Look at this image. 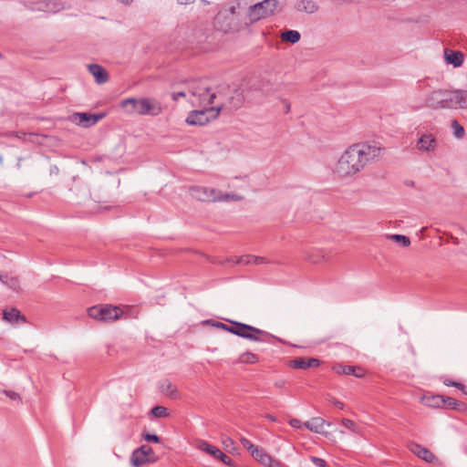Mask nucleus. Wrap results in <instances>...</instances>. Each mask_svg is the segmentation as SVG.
Listing matches in <instances>:
<instances>
[{
  "instance_id": "46",
  "label": "nucleus",
  "mask_w": 467,
  "mask_h": 467,
  "mask_svg": "<svg viewBox=\"0 0 467 467\" xmlns=\"http://www.w3.org/2000/svg\"><path fill=\"white\" fill-rule=\"evenodd\" d=\"M252 260H253V264H254V265H261V264L265 263V258L261 257V256H254L253 255Z\"/></svg>"
},
{
  "instance_id": "38",
  "label": "nucleus",
  "mask_w": 467,
  "mask_h": 467,
  "mask_svg": "<svg viewBox=\"0 0 467 467\" xmlns=\"http://www.w3.org/2000/svg\"><path fill=\"white\" fill-rule=\"evenodd\" d=\"M310 461L317 466V467H327V462L324 459L318 458L316 456H311Z\"/></svg>"
},
{
  "instance_id": "52",
  "label": "nucleus",
  "mask_w": 467,
  "mask_h": 467,
  "mask_svg": "<svg viewBox=\"0 0 467 467\" xmlns=\"http://www.w3.org/2000/svg\"><path fill=\"white\" fill-rule=\"evenodd\" d=\"M453 387H456L457 389H464V385L460 383V382H455L453 384Z\"/></svg>"
},
{
  "instance_id": "36",
  "label": "nucleus",
  "mask_w": 467,
  "mask_h": 467,
  "mask_svg": "<svg viewBox=\"0 0 467 467\" xmlns=\"http://www.w3.org/2000/svg\"><path fill=\"white\" fill-rule=\"evenodd\" d=\"M252 258H253V255H249V254L243 255V256L235 258L234 263L236 265H250V264H253Z\"/></svg>"
},
{
  "instance_id": "15",
  "label": "nucleus",
  "mask_w": 467,
  "mask_h": 467,
  "mask_svg": "<svg viewBox=\"0 0 467 467\" xmlns=\"http://www.w3.org/2000/svg\"><path fill=\"white\" fill-rule=\"evenodd\" d=\"M89 73L95 78L98 84H104L109 80L105 68L99 64H90L88 67Z\"/></svg>"
},
{
  "instance_id": "33",
  "label": "nucleus",
  "mask_w": 467,
  "mask_h": 467,
  "mask_svg": "<svg viewBox=\"0 0 467 467\" xmlns=\"http://www.w3.org/2000/svg\"><path fill=\"white\" fill-rule=\"evenodd\" d=\"M341 424L346 427L347 429H348L349 431H351L352 432L354 433H358V424L352 420H349V419H342L341 420Z\"/></svg>"
},
{
  "instance_id": "42",
  "label": "nucleus",
  "mask_w": 467,
  "mask_h": 467,
  "mask_svg": "<svg viewBox=\"0 0 467 467\" xmlns=\"http://www.w3.org/2000/svg\"><path fill=\"white\" fill-rule=\"evenodd\" d=\"M289 425L292 427V428H295V429H300L304 423L301 422V420H297V419H291L289 420Z\"/></svg>"
},
{
  "instance_id": "47",
  "label": "nucleus",
  "mask_w": 467,
  "mask_h": 467,
  "mask_svg": "<svg viewBox=\"0 0 467 467\" xmlns=\"http://www.w3.org/2000/svg\"><path fill=\"white\" fill-rule=\"evenodd\" d=\"M186 94L183 91L172 93V99L177 101L180 98L185 97Z\"/></svg>"
},
{
  "instance_id": "56",
  "label": "nucleus",
  "mask_w": 467,
  "mask_h": 467,
  "mask_svg": "<svg viewBox=\"0 0 467 467\" xmlns=\"http://www.w3.org/2000/svg\"><path fill=\"white\" fill-rule=\"evenodd\" d=\"M284 385H285V382L283 380L277 381L275 383V386L278 387V388H282Z\"/></svg>"
},
{
  "instance_id": "49",
  "label": "nucleus",
  "mask_w": 467,
  "mask_h": 467,
  "mask_svg": "<svg viewBox=\"0 0 467 467\" xmlns=\"http://www.w3.org/2000/svg\"><path fill=\"white\" fill-rule=\"evenodd\" d=\"M236 8L237 7L235 5H232V6L229 7V9H225L224 11H226L229 14H231L232 16H235Z\"/></svg>"
},
{
  "instance_id": "22",
  "label": "nucleus",
  "mask_w": 467,
  "mask_h": 467,
  "mask_svg": "<svg viewBox=\"0 0 467 467\" xmlns=\"http://www.w3.org/2000/svg\"><path fill=\"white\" fill-rule=\"evenodd\" d=\"M250 454L261 464H265L266 462H269V458L271 457V455L268 454L264 448L257 445L253 448Z\"/></svg>"
},
{
  "instance_id": "19",
  "label": "nucleus",
  "mask_w": 467,
  "mask_h": 467,
  "mask_svg": "<svg viewBox=\"0 0 467 467\" xmlns=\"http://www.w3.org/2000/svg\"><path fill=\"white\" fill-rule=\"evenodd\" d=\"M445 60L448 64H451L454 67H460L463 63L464 55L461 51H453L445 49L444 51Z\"/></svg>"
},
{
  "instance_id": "31",
  "label": "nucleus",
  "mask_w": 467,
  "mask_h": 467,
  "mask_svg": "<svg viewBox=\"0 0 467 467\" xmlns=\"http://www.w3.org/2000/svg\"><path fill=\"white\" fill-rule=\"evenodd\" d=\"M390 239L394 240L398 244H400L402 246L407 247L410 244V240L409 237L402 234H392L389 236Z\"/></svg>"
},
{
  "instance_id": "20",
  "label": "nucleus",
  "mask_w": 467,
  "mask_h": 467,
  "mask_svg": "<svg viewBox=\"0 0 467 467\" xmlns=\"http://www.w3.org/2000/svg\"><path fill=\"white\" fill-rule=\"evenodd\" d=\"M160 389L162 393L171 399L179 398L177 388L168 379H164L160 382Z\"/></svg>"
},
{
  "instance_id": "16",
  "label": "nucleus",
  "mask_w": 467,
  "mask_h": 467,
  "mask_svg": "<svg viewBox=\"0 0 467 467\" xmlns=\"http://www.w3.org/2000/svg\"><path fill=\"white\" fill-rule=\"evenodd\" d=\"M161 111V104L159 101L144 98L143 115L158 116Z\"/></svg>"
},
{
  "instance_id": "35",
  "label": "nucleus",
  "mask_w": 467,
  "mask_h": 467,
  "mask_svg": "<svg viewBox=\"0 0 467 467\" xmlns=\"http://www.w3.org/2000/svg\"><path fill=\"white\" fill-rule=\"evenodd\" d=\"M197 448L202 451L211 455V451H213L215 446L209 444L207 441L200 440L197 442Z\"/></svg>"
},
{
  "instance_id": "32",
  "label": "nucleus",
  "mask_w": 467,
  "mask_h": 467,
  "mask_svg": "<svg viewBox=\"0 0 467 467\" xmlns=\"http://www.w3.org/2000/svg\"><path fill=\"white\" fill-rule=\"evenodd\" d=\"M451 128L456 138L461 139L463 137L464 129L457 120L451 121Z\"/></svg>"
},
{
  "instance_id": "5",
  "label": "nucleus",
  "mask_w": 467,
  "mask_h": 467,
  "mask_svg": "<svg viewBox=\"0 0 467 467\" xmlns=\"http://www.w3.org/2000/svg\"><path fill=\"white\" fill-rule=\"evenodd\" d=\"M277 0H263L251 5L247 12L250 24H254L274 14L277 8Z\"/></svg>"
},
{
  "instance_id": "6",
  "label": "nucleus",
  "mask_w": 467,
  "mask_h": 467,
  "mask_svg": "<svg viewBox=\"0 0 467 467\" xmlns=\"http://www.w3.org/2000/svg\"><path fill=\"white\" fill-rule=\"evenodd\" d=\"M229 332L240 337H244L252 341H263L258 336H267V332L261 330L255 327L244 324L237 321H231Z\"/></svg>"
},
{
  "instance_id": "2",
  "label": "nucleus",
  "mask_w": 467,
  "mask_h": 467,
  "mask_svg": "<svg viewBox=\"0 0 467 467\" xmlns=\"http://www.w3.org/2000/svg\"><path fill=\"white\" fill-rule=\"evenodd\" d=\"M190 193L192 198L200 202H227L230 200H241L242 198L234 194H223L214 188L204 186H192L190 188Z\"/></svg>"
},
{
  "instance_id": "23",
  "label": "nucleus",
  "mask_w": 467,
  "mask_h": 467,
  "mask_svg": "<svg viewBox=\"0 0 467 467\" xmlns=\"http://www.w3.org/2000/svg\"><path fill=\"white\" fill-rule=\"evenodd\" d=\"M432 399L436 400H441L443 406L450 409L458 410L459 407L462 405L460 401L451 397L437 395L433 396Z\"/></svg>"
},
{
  "instance_id": "18",
  "label": "nucleus",
  "mask_w": 467,
  "mask_h": 467,
  "mask_svg": "<svg viewBox=\"0 0 467 467\" xmlns=\"http://www.w3.org/2000/svg\"><path fill=\"white\" fill-rule=\"evenodd\" d=\"M333 370L337 374L353 375L357 378H362L364 376L363 369L355 366H344L338 364L333 367Z\"/></svg>"
},
{
  "instance_id": "12",
  "label": "nucleus",
  "mask_w": 467,
  "mask_h": 467,
  "mask_svg": "<svg viewBox=\"0 0 467 467\" xmlns=\"http://www.w3.org/2000/svg\"><path fill=\"white\" fill-rule=\"evenodd\" d=\"M436 139L431 134H423L417 141L416 147L420 151L429 152L436 148Z\"/></svg>"
},
{
  "instance_id": "39",
  "label": "nucleus",
  "mask_w": 467,
  "mask_h": 467,
  "mask_svg": "<svg viewBox=\"0 0 467 467\" xmlns=\"http://www.w3.org/2000/svg\"><path fill=\"white\" fill-rule=\"evenodd\" d=\"M265 467H285L283 463L274 459L272 456L269 458V462L263 464Z\"/></svg>"
},
{
  "instance_id": "13",
  "label": "nucleus",
  "mask_w": 467,
  "mask_h": 467,
  "mask_svg": "<svg viewBox=\"0 0 467 467\" xmlns=\"http://www.w3.org/2000/svg\"><path fill=\"white\" fill-rule=\"evenodd\" d=\"M3 318L13 325L26 323V317L16 307L5 309L3 311Z\"/></svg>"
},
{
  "instance_id": "54",
  "label": "nucleus",
  "mask_w": 467,
  "mask_h": 467,
  "mask_svg": "<svg viewBox=\"0 0 467 467\" xmlns=\"http://www.w3.org/2000/svg\"><path fill=\"white\" fill-rule=\"evenodd\" d=\"M454 383H455V381H452V380H451V379H446V380H444V384H445L446 386H453V384H454Z\"/></svg>"
},
{
  "instance_id": "14",
  "label": "nucleus",
  "mask_w": 467,
  "mask_h": 467,
  "mask_svg": "<svg viewBox=\"0 0 467 467\" xmlns=\"http://www.w3.org/2000/svg\"><path fill=\"white\" fill-rule=\"evenodd\" d=\"M410 449L412 453L426 462H432L435 460V455L429 449L424 448L418 443H411Z\"/></svg>"
},
{
  "instance_id": "45",
  "label": "nucleus",
  "mask_w": 467,
  "mask_h": 467,
  "mask_svg": "<svg viewBox=\"0 0 467 467\" xmlns=\"http://www.w3.org/2000/svg\"><path fill=\"white\" fill-rule=\"evenodd\" d=\"M447 108H448V105L445 102V97H444V94L442 93V97H441V99L439 100L438 109H447Z\"/></svg>"
},
{
  "instance_id": "3",
  "label": "nucleus",
  "mask_w": 467,
  "mask_h": 467,
  "mask_svg": "<svg viewBox=\"0 0 467 467\" xmlns=\"http://www.w3.org/2000/svg\"><path fill=\"white\" fill-rule=\"evenodd\" d=\"M213 26L223 34L237 33L244 28L243 24L226 11H219L213 18Z\"/></svg>"
},
{
  "instance_id": "40",
  "label": "nucleus",
  "mask_w": 467,
  "mask_h": 467,
  "mask_svg": "<svg viewBox=\"0 0 467 467\" xmlns=\"http://www.w3.org/2000/svg\"><path fill=\"white\" fill-rule=\"evenodd\" d=\"M143 439L149 442L158 443L160 441L159 436L151 433L143 434Z\"/></svg>"
},
{
  "instance_id": "24",
  "label": "nucleus",
  "mask_w": 467,
  "mask_h": 467,
  "mask_svg": "<svg viewBox=\"0 0 467 467\" xmlns=\"http://www.w3.org/2000/svg\"><path fill=\"white\" fill-rule=\"evenodd\" d=\"M280 36L284 42L296 44L300 40L301 35L296 30H287L283 32Z\"/></svg>"
},
{
  "instance_id": "9",
  "label": "nucleus",
  "mask_w": 467,
  "mask_h": 467,
  "mask_svg": "<svg viewBox=\"0 0 467 467\" xmlns=\"http://www.w3.org/2000/svg\"><path fill=\"white\" fill-rule=\"evenodd\" d=\"M153 454V450L149 445H141L140 448L133 451L130 462L135 467H140L145 463L150 462L149 456Z\"/></svg>"
},
{
  "instance_id": "51",
  "label": "nucleus",
  "mask_w": 467,
  "mask_h": 467,
  "mask_svg": "<svg viewBox=\"0 0 467 467\" xmlns=\"http://www.w3.org/2000/svg\"><path fill=\"white\" fill-rule=\"evenodd\" d=\"M334 405H335L337 409H339V410H343V409H344V403H343V402H341V401H339V400H336V401L334 402Z\"/></svg>"
},
{
  "instance_id": "26",
  "label": "nucleus",
  "mask_w": 467,
  "mask_h": 467,
  "mask_svg": "<svg viewBox=\"0 0 467 467\" xmlns=\"http://www.w3.org/2000/svg\"><path fill=\"white\" fill-rule=\"evenodd\" d=\"M211 456H213L214 459L221 461L223 463H224L227 466H233L234 462L233 460L227 456L225 453H223L220 449L215 447L213 451H211Z\"/></svg>"
},
{
  "instance_id": "53",
  "label": "nucleus",
  "mask_w": 467,
  "mask_h": 467,
  "mask_svg": "<svg viewBox=\"0 0 467 467\" xmlns=\"http://www.w3.org/2000/svg\"><path fill=\"white\" fill-rule=\"evenodd\" d=\"M237 99V102H238V103H237V104H235V107L237 108V107H239V106H240V104H241V102H242V96H241V94H237V99Z\"/></svg>"
},
{
  "instance_id": "1",
  "label": "nucleus",
  "mask_w": 467,
  "mask_h": 467,
  "mask_svg": "<svg viewBox=\"0 0 467 467\" xmlns=\"http://www.w3.org/2000/svg\"><path fill=\"white\" fill-rule=\"evenodd\" d=\"M380 148L366 142L348 147L337 161L333 172L339 178H352L379 155Z\"/></svg>"
},
{
  "instance_id": "25",
  "label": "nucleus",
  "mask_w": 467,
  "mask_h": 467,
  "mask_svg": "<svg viewBox=\"0 0 467 467\" xmlns=\"http://www.w3.org/2000/svg\"><path fill=\"white\" fill-rule=\"evenodd\" d=\"M441 97H442V90L432 91L426 99L427 106L433 109H438Z\"/></svg>"
},
{
  "instance_id": "8",
  "label": "nucleus",
  "mask_w": 467,
  "mask_h": 467,
  "mask_svg": "<svg viewBox=\"0 0 467 467\" xmlns=\"http://www.w3.org/2000/svg\"><path fill=\"white\" fill-rule=\"evenodd\" d=\"M192 99L191 103L193 106L208 107L213 103L215 93L212 92L209 87L198 86L193 88L191 91Z\"/></svg>"
},
{
  "instance_id": "7",
  "label": "nucleus",
  "mask_w": 467,
  "mask_h": 467,
  "mask_svg": "<svg viewBox=\"0 0 467 467\" xmlns=\"http://www.w3.org/2000/svg\"><path fill=\"white\" fill-rule=\"evenodd\" d=\"M203 109L201 110H193L189 113L186 122L189 125H194V126H202L207 124L211 119H214L217 118L222 107L217 108H207L203 107Z\"/></svg>"
},
{
  "instance_id": "17",
  "label": "nucleus",
  "mask_w": 467,
  "mask_h": 467,
  "mask_svg": "<svg viewBox=\"0 0 467 467\" xmlns=\"http://www.w3.org/2000/svg\"><path fill=\"white\" fill-rule=\"evenodd\" d=\"M325 424L330 426L329 422H327L322 418L316 417L304 422V426L308 429L310 431L318 434H325L324 426Z\"/></svg>"
},
{
  "instance_id": "27",
  "label": "nucleus",
  "mask_w": 467,
  "mask_h": 467,
  "mask_svg": "<svg viewBox=\"0 0 467 467\" xmlns=\"http://www.w3.org/2000/svg\"><path fill=\"white\" fill-rule=\"evenodd\" d=\"M456 109H467V90L454 91Z\"/></svg>"
},
{
  "instance_id": "30",
  "label": "nucleus",
  "mask_w": 467,
  "mask_h": 467,
  "mask_svg": "<svg viewBox=\"0 0 467 467\" xmlns=\"http://www.w3.org/2000/svg\"><path fill=\"white\" fill-rule=\"evenodd\" d=\"M445 102L448 105L447 109H456V100L454 92L443 91Z\"/></svg>"
},
{
  "instance_id": "29",
  "label": "nucleus",
  "mask_w": 467,
  "mask_h": 467,
  "mask_svg": "<svg viewBox=\"0 0 467 467\" xmlns=\"http://www.w3.org/2000/svg\"><path fill=\"white\" fill-rule=\"evenodd\" d=\"M289 367L295 369H307V359L297 358L289 361Z\"/></svg>"
},
{
  "instance_id": "34",
  "label": "nucleus",
  "mask_w": 467,
  "mask_h": 467,
  "mask_svg": "<svg viewBox=\"0 0 467 467\" xmlns=\"http://www.w3.org/2000/svg\"><path fill=\"white\" fill-rule=\"evenodd\" d=\"M151 414L156 418H165L168 416V411L163 406H155L151 410Z\"/></svg>"
},
{
  "instance_id": "28",
  "label": "nucleus",
  "mask_w": 467,
  "mask_h": 467,
  "mask_svg": "<svg viewBox=\"0 0 467 467\" xmlns=\"http://www.w3.org/2000/svg\"><path fill=\"white\" fill-rule=\"evenodd\" d=\"M259 361V357L252 352H244L238 358L239 363L255 364Z\"/></svg>"
},
{
  "instance_id": "55",
  "label": "nucleus",
  "mask_w": 467,
  "mask_h": 467,
  "mask_svg": "<svg viewBox=\"0 0 467 467\" xmlns=\"http://www.w3.org/2000/svg\"><path fill=\"white\" fill-rule=\"evenodd\" d=\"M431 400L433 401V403L431 404L432 406L439 407V406H441V404H442L441 400H433L432 398H431Z\"/></svg>"
},
{
  "instance_id": "58",
  "label": "nucleus",
  "mask_w": 467,
  "mask_h": 467,
  "mask_svg": "<svg viewBox=\"0 0 467 467\" xmlns=\"http://www.w3.org/2000/svg\"><path fill=\"white\" fill-rule=\"evenodd\" d=\"M2 58H3V55L0 53V59H2Z\"/></svg>"
},
{
  "instance_id": "21",
  "label": "nucleus",
  "mask_w": 467,
  "mask_h": 467,
  "mask_svg": "<svg viewBox=\"0 0 467 467\" xmlns=\"http://www.w3.org/2000/svg\"><path fill=\"white\" fill-rule=\"evenodd\" d=\"M296 7L298 11L307 14H314L318 9V5L313 0H301L296 4Z\"/></svg>"
},
{
  "instance_id": "50",
  "label": "nucleus",
  "mask_w": 467,
  "mask_h": 467,
  "mask_svg": "<svg viewBox=\"0 0 467 467\" xmlns=\"http://www.w3.org/2000/svg\"><path fill=\"white\" fill-rule=\"evenodd\" d=\"M195 0H177L180 5H189L192 4Z\"/></svg>"
},
{
  "instance_id": "11",
  "label": "nucleus",
  "mask_w": 467,
  "mask_h": 467,
  "mask_svg": "<svg viewBox=\"0 0 467 467\" xmlns=\"http://www.w3.org/2000/svg\"><path fill=\"white\" fill-rule=\"evenodd\" d=\"M143 105L144 98L139 99L129 98L121 101V107L125 109L129 114L137 113L143 115Z\"/></svg>"
},
{
  "instance_id": "4",
  "label": "nucleus",
  "mask_w": 467,
  "mask_h": 467,
  "mask_svg": "<svg viewBox=\"0 0 467 467\" xmlns=\"http://www.w3.org/2000/svg\"><path fill=\"white\" fill-rule=\"evenodd\" d=\"M88 316L96 320L112 322L119 319L123 311L120 307L112 305H99L88 309Z\"/></svg>"
},
{
  "instance_id": "43",
  "label": "nucleus",
  "mask_w": 467,
  "mask_h": 467,
  "mask_svg": "<svg viewBox=\"0 0 467 467\" xmlns=\"http://www.w3.org/2000/svg\"><path fill=\"white\" fill-rule=\"evenodd\" d=\"M213 326L217 328H221L223 330H225L227 332H229V329H230V326L231 325H227V324H224V323H222V322H215L213 324Z\"/></svg>"
},
{
  "instance_id": "48",
  "label": "nucleus",
  "mask_w": 467,
  "mask_h": 467,
  "mask_svg": "<svg viewBox=\"0 0 467 467\" xmlns=\"http://www.w3.org/2000/svg\"><path fill=\"white\" fill-rule=\"evenodd\" d=\"M223 443L225 445V447L229 448L230 446L234 445V441L231 438L226 437L223 440Z\"/></svg>"
},
{
  "instance_id": "57",
  "label": "nucleus",
  "mask_w": 467,
  "mask_h": 467,
  "mask_svg": "<svg viewBox=\"0 0 467 467\" xmlns=\"http://www.w3.org/2000/svg\"><path fill=\"white\" fill-rule=\"evenodd\" d=\"M266 417H267V419H269L272 421H275V420H276L275 417L272 416V415H267Z\"/></svg>"
},
{
  "instance_id": "44",
  "label": "nucleus",
  "mask_w": 467,
  "mask_h": 467,
  "mask_svg": "<svg viewBox=\"0 0 467 467\" xmlns=\"http://www.w3.org/2000/svg\"><path fill=\"white\" fill-rule=\"evenodd\" d=\"M5 394L10 398L11 400H19L20 399V396L19 394H17L16 392L15 391H7V390H5Z\"/></svg>"
},
{
  "instance_id": "10",
  "label": "nucleus",
  "mask_w": 467,
  "mask_h": 467,
  "mask_svg": "<svg viewBox=\"0 0 467 467\" xmlns=\"http://www.w3.org/2000/svg\"><path fill=\"white\" fill-rule=\"evenodd\" d=\"M105 117V113L92 114L87 112H78L74 115V120L84 128H89L99 122Z\"/></svg>"
},
{
  "instance_id": "37",
  "label": "nucleus",
  "mask_w": 467,
  "mask_h": 467,
  "mask_svg": "<svg viewBox=\"0 0 467 467\" xmlns=\"http://www.w3.org/2000/svg\"><path fill=\"white\" fill-rule=\"evenodd\" d=\"M240 442L249 452H251L253 448L255 446L251 441L244 437L240 439Z\"/></svg>"
},
{
  "instance_id": "41",
  "label": "nucleus",
  "mask_w": 467,
  "mask_h": 467,
  "mask_svg": "<svg viewBox=\"0 0 467 467\" xmlns=\"http://www.w3.org/2000/svg\"><path fill=\"white\" fill-rule=\"evenodd\" d=\"M307 359V368H317L320 365V360L315 358H309Z\"/></svg>"
}]
</instances>
